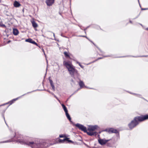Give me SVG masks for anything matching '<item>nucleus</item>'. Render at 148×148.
Wrapping results in <instances>:
<instances>
[{
    "label": "nucleus",
    "instance_id": "nucleus-1",
    "mask_svg": "<svg viewBox=\"0 0 148 148\" xmlns=\"http://www.w3.org/2000/svg\"><path fill=\"white\" fill-rule=\"evenodd\" d=\"M16 141L22 144H26L31 146L32 148H38L36 144L32 142H28L26 141L22 135L18 133H15L14 137L10 142Z\"/></svg>",
    "mask_w": 148,
    "mask_h": 148
},
{
    "label": "nucleus",
    "instance_id": "nucleus-2",
    "mask_svg": "<svg viewBox=\"0 0 148 148\" xmlns=\"http://www.w3.org/2000/svg\"><path fill=\"white\" fill-rule=\"evenodd\" d=\"M144 121L145 120L143 115L136 116L128 124V126L130 128L132 129L136 127L140 122Z\"/></svg>",
    "mask_w": 148,
    "mask_h": 148
},
{
    "label": "nucleus",
    "instance_id": "nucleus-3",
    "mask_svg": "<svg viewBox=\"0 0 148 148\" xmlns=\"http://www.w3.org/2000/svg\"><path fill=\"white\" fill-rule=\"evenodd\" d=\"M65 66L68 69L72 77H75L78 76V74L77 70L74 68L71 63L65 62Z\"/></svg>",
    "mask_w": 148,
    "mask_h": 148
},
{
    "label": "nucleus",
    "instance_id": "nucleus-4",
    "mask_svg": "<svg viewBox=\"0 0 148 148\" xmlns=\"http://www.w3.org/2000/svg\"><path fill=\"white\" fill-rule=\"evenodd\" d=\"M75 126L77 127L79 130H97L100 128L97 125H88V129L83 125L79 123H77L75 125Z\"/></svg>",
    "mask_w": 148,
    "mask_h": 148
},
{
    "label": "nucleus",
    "instance_id": "nucleus-5",
    "mask_svg": "<svg viewBox=\"0 0 148 148\" xmlns=\"http://www.w3.org/2000/svg\"><path fill=\"white\" fill-rule=\"evenodd\" d=\"M65 141V134L60 135L59 138H57L55 140V143H64Z\"/></svg>",
    "mask_w": 148,
    "mask_h": 148
},
{
    "label": "nucleus",
    "instance_id": "nucleus-6",
    "mask_svg": "<svg viewBox=\"0 0 148 148\" xmlns=\"http://www.w3.org/2000/svg\"><path fill=\"white\" fill-rule=\"evenodd\" d=\"M84 132L86 133L89 136H96L97 135V132L95 131V130H82Z\"/></svg>",
    "mask_w": 148,
    "mask_h": 148
},
{
    "label": "nucleus",
    "instance_id": "nucleus-7",
    "mask_svg": "<svg viewBox=\"0 0 148 148\" xmlns=\"http://www.w3.org/2000/svg\"><path fill=\"white\" fill-rule=\"evenodd\" d=\"M110 140H106L105 139H99L98 141L99 143L101 145H105Z\"/></svg>",
    "mask_w": 148,
    "mask_h": 148
},
{
    "label": "nucleus",
    "instance_id": "nucleus-8",
    "mask_svg": "<svg viewBox=\"0 0 148 148\" xmlns=\"http://www.w3.org/2000/svg\"><path fill=\"white\" fill-rule=\"evenodd\" d=\"M73 57V55L69 52H65V58L72 59Z\"/></svg>",
    "mask_w": 148,
    "mask_h": 148
},
{
    "label": "nucleus",
    "instance_id": "nucleus-9",
    "mask_svg": "<svg viewBox=\"0 0 148 148\" xmlns=\"http://www.w3.org/2000/svg\"><path fill=\"white\" fill-rule=\"evenodd\" d=\"M54 0H46V3L48 6H51L54 3Z\"/></svg>",
    "mask_w": 148,
    "mask_h": 148
},
{
    "label": "nucleus",
    "instance_id": "nucleus-10",
    "mask_svg": "<svg viewBox=\"0 0 148 148\" xmlns=\"http://www.w3.org/2000/svg\"><path fill=\"white\" fill-rule=\"evenodd\" d=\"M65 114L66 115V116L67 118L69 119V121L71 123H72V121H71V117L68 113V110L66 108V107H65Z\"/></svg>",
    "mask_w": 148,
    "mask_h": 148
},
{
    "label": "nucleus",
    "instance_id": "nucleus-11",
    "mask_svg": "<svg viewBox=\"0 0 148 148\" xmlns=\"http://www.w3.org/2000/svg\"><path fill=\"white\" fill-rule=\"evenodd\" d=\"M25 41L32 44L37 45V44L34 41H33L32 39L31 38H29L26 40Z\"/></svg>",
    "mask_w": 148,
    "mask_h": 148
},
{
    "label": "nucleus",
    "instance_id": "nucleus-12",
    "mask_svg": "<svg viewBox=\"0 0 148 148\" xmlns=\"http://www.w3.org/2000/svg\"><path fill=\"white\" fill-rule=\"evenodd\" d=\"M103 131H106L109 133H117L119 132L118 130H103Z\"/></svg>",
    "mask_w": 148,
    "mask_h": 148
},
{
    "label": "nucleus",
    "instance_id": "nucleus-13",
    "mask_svg": "<svg viewBox=\"0 0 148 148\" xmlns=\"http://www.w3.org/2000/svg\"><path fill=\"white\" fill-rule=\"evenodd\" d=\"M14 5L15 7L17 8L20 6L21 4L17 1H15L14 3Z\"/></svg>",
    "mask_w": 148,
    "mask_h": 148
},
{
    "label": "nucleus",
    "instance_id": "nucleus-14",
    "mask_svg": "<svg viewBox=\"0 0 148 148\" xmlns=\"http://www.w3.org/2000/svg\"><path fill=\"white\" fill-rule=\"evenodd\" d=\"M70 138L67 137L65 136V143L67 142L69 143H73L74 142L69 139Z\"/></svg>",
    "mask_w": 148,
    "mask_h": 148
},
{
    "label": "nucleus",
    "instance_id": "nucleus-15",
    "mask_svg": "<svg viewBox=\"0 0 148 148\" xmlns=\"http://www.w3.org/2000/svg\"><path fill=\"white\" fill-rule=\"evenodd\" d=\"M32 25L34 28H36L38 27V24L34 21H31Z\"/></svg>",
    "mask_w": 148,
    "mask_h": 148
},
{
    "label": "nucleus",
    "instance_id": "nucleus-16",
    "mask_svg": "<svg viewBox=\"0 0 148 148\" xmlns=\"http://www.w3.org/2000/svg\"><path fill=\"white\" fill-rule=\"evenodd\" d=\"M13 34L15 35H17L18 34V31L16 29H13Z\"/></svg>",
    "mask_w": 148,
    "mask_h": 148
},
{
    "label": "nucleus",
    "instance_id": "nucleus-17",
    "mask_svg": "<svg viewBox=\"0 0 148 148\" xmlns=\"http://www.w3.org/2000/svg\"><path fill=\"white\" fill-rule=\"evenodd\" d=\"M79 84L81 88H82L84 86V84L83 82L81 81H80L79 83Z\"/></svg>",
    "mask_w": 148,
    "mask_h": 148
},
{
    "label": "nucleus",
    "instance_id": "nucleus-18",
    "mask_svg": "<svg viewBox=\"0 0 148 148\" xmlns=\"http://www.w3.org/2000/svg\"><path fill=\"white\" fill-rule=\"evenodd\" d=\"M145 120L148 119V114L145 115H143Z\"/></svg>",
    "mask_w": 148,
    "mask_h": 148
},
{
    "label": "nucleus",
    "instance_id": "nucleus-19",
    "mask_svg": "<svg viewBox=\"0 0 148 148\" xmlns=\"http://www.w3.org/2000/svg\"><path fill=\"white\" fill-rule=\"evenodd\" d=\"M18 98H16V99H13V100H12V101H10L9 103H10V104H12L13 103V102L14 101H16V100H17V99H18Z\"/></svg>",
    "mask_w": 148,
    "mask_h": 148
},
{
    "label": "nucleus",
    "instance_id": "nucleus-20",
    "mask_svg": "<svg viewBox=\"0 0 148 148\" xmlns=\"http://www.w3.org/2000/svg\"><path fill=\"white\" fill-rule=\"evenodd\" d=\"M77 64H79V66H80V67H81L82 68H84V66L83 65H82L80 64V63L79 62H77Z\"/></svg>",
    "mask_w": 148,
    "mask_h": 148
},
{
    "label": "nucleus",
    "instance_id": "nucleus-21",
    "mask_svg": "<svg viewBox=\"0 0 148 148\" xmlns=\"http://www.w3.org/2000/svg\"><path fill=\"white\" fill-rule=\"evenodd\" d=\"M133 95H137V96L138 97H140V96H141L140 95H138V94H135V93H131Z\"/></svg>",
    "mask_w": 148,
    "mask_h": 148
},
{
    "label": "nucleus",
    "instance_id": "nucleus-22",
    "mask_svg": "<svg viewBox=\"0 0 148 148\" xmlns=\"http://www.w3.org/2000/svg\"><path fill=\"white\" fill-rule=\"evenodd\" d=\"M51 86L52 87V88L53 89V90H55V86H54V85H53V84L51 85Z\"/></svg>",
    "mask_w": 148,
    "mask_h": 148
},
{
    "label": "nucleus",
    "instance_id": "nucleus-23",
    "mask_svg": "<svg viewBox=\"0 0 148 148\" xmlns=\"http://www.w3.org/2000/svg\"><path fill=\"white\" fill-rule=\"evenodd\" d=\"M62 106L63 107L64 111H65V106L63 104H62Z\"/></svg>",
    "mask_w": 148,
    "mask_h": 148
},
{
    "label": "nucleus",
    "instance_id": "nucleus-24",
    "mask_svg": "<svg viewBox=\"0 0 148 148\" xmlns=\"http://www.w3.org/2000/svg\"><path fill=\"white\" fill-rule=\"evenodd\" d=\"M0 26L2 27H5V25L2 24V23L0 25Z\"/></svg>",
    "mask_w": 148,
    "mask_h": 148
},
{
    "label": "nucleus",
    "instance_id": "nucleus-25",
    "mask_svg": "<svg viewBox=\"0 0 148 148\" xmlns=\"http://www.w3.org/2000/svg\"><path fill=\"white\" fill-rule=\"evenodd\" d=\"M50 82L51 86L52 85H53V82L51 80H50Z\"/></svg>",
    "mask_w": 148,
    "mask_h": 148
},
{
    "label": "nucleus",
    "instance_id": "nucleus-26",
    "mask_svg": "<svg viewBox=\"0 0 148 148\" xmlns=\"http://www.w3.org/2000/svg\"><path fill=\"white\" fill-rule=\"evenodd\" d=\"M101 58H98V59H97V60H95V61H93V62H91V63H92L94 62H95V61H97V60H99V59H101Z\"/></svg>",
    "mask_w": 148,
    "mask_h": 148
},
{
    "label": "nucleus",
    "instance_id": "nucleus-27",
    "mask_svg": "<svg viewBox=\"0 0 148 148\" xmlns=\"http://www.w3.org/2000/svg\"><path fill=\"white\" fill-rule=\"evenodd\" d=\"M87 38V39H88V40H89L90 42H92V43H93V44L94 45H95V44L94 43H93V42H92V41H91L89 39H88V38L87 37V38Z\"/></svg>",
    "mask_w": 148,
    "mask_h": 148
},
{
    "label": "nucleus",
    "instance_id": "nucleus-28",
    "mask_svg": "<svg viewBox=\"0 0 148 148\" xmlns=\"http://www.w3.org/2000/svg\"><path fill=\"white\" fill-rule=\"evenodd\" d=\"M54 97L58 100L60 102V100H59L58 99V98L57 97L55 96V95H54Z\"/></svg>",
    "mask_w": 148,
    "mask_h": 148
},
{
    "label": "nucleus",
    "instance_id": "nucleus-29",
    "mask_svg": "<svg viewBox=\"0 0 148 148\" xmlns=\"http://www.w3.org/2000/svg\"><path fill=\"white\" fill-rule=\"evenodd\" d=\"M80 36L83 37H86V38H87V37L86 36Z\"/></svg>",
    "mask_w": 148,
    "mask_h": 148
},
{
    "label": "nucleus",
    "instance_id": "nucleus-30",
    "mask_svg": "<svg viewBox=\"0 0 148 148\" xmlns=\"http://www.w3.org/2000/svg\"><path fill=\"white\" fill-rule=\"evenodd\" d=\"M108 130H114V129L112 128H110Z\"/></svg>",
    "mask_w": 148,
    "mask_h": 148
},
{
    "label": "nucleus",
    "instance_id": "nucleus-31",
    "mask_svg": "<svg viewBox=\"0 0 148 148\" xmlns=\"http://www.w3.org/2000/svg\"><path fill=\"white\" fill-rule=\"evenodd\" d=\"M86 29H87V28H86V29H84V31H85V33L86 34V32L85 31V30H86Z\"/></svg>",
    "mask_w": 148,
    "mask_h": 148
},
{
    "label": "nucleus",
    "instance_id": "nucleus-32",
    "mask_svg": "<svg viewBox=\"0 0 148 148\" xmlns=\"http://www.w3.org/2000/svg\"><path fill=\"white\" fill-rule=\"evenodd\" d=\"M147 56H141V57H147Z\"/></svg>",
    "mask_w": 148,
    "mask_h": 148
},
{
    "label": "nucleus",
    "instance_id": "nucleus-33",
    "mask_svg": "<svg viewBox=\"0 0 148 148\" xmlns=\"http://www.w3.org/2000/svg\"><path fill=\"white\" fill-rule=\"evenodd\" d=\"M146 9H147L144 8V9H142V10H146Z\"/></svg>",
    "mask_w": 148,
    "mask_h": 148
},
{
    "label": "nucleus",
    "instance_id": "nucleus-34",
    "mask_svg": "<svg viewBox=\"0 0 148 148\" xmlns=\"http://www.w3.org/2000/svg\"><path fill=\"white\" fill-rule=\"evenodd\" d=\"M71 81L72 82H73V79H71Z\"/></svg>",
    "mask_w": 148,
    "mask_h": 148
},
{
    "label": "nucleus",
    "instance_id": "nucleus-35",
    "mask_svg": "<svg viewBox=\"0 0 148 148\" xmlns=\"http://www.w3.org/2000/svg\"><path fill=\"white\" fill-rule=\"evenodd\" d=\"M145 29L148 30V28H146Z\"/></svg>",
    "mask_w": 148,
    "mask_h": 148
},
{
    "label": "nucleus",
    "instance_id": "nucleus-36",
    "mask_svg": "<svg viewBox=\"0 0 148 148\" xmlns=\"http://www.w3.org/2000/svg\"><path fill=\"white\" fill-rule=\"evenodd\" d=\"M138 3H139V5H140V3H139V0H138Z\"/></svg>",
    "mask_w": 148,
    "mask_h": 148
},
{
    "label": "nucleus",
    "instance_id": "nucleus-37",
    "mask_svg": "<svg viewBox=\"0 0 148 148\" xmlns=\"http://www.w3.org/2000/svg\"><path fill=\"white\" fill-rule=\"evenodd\" d=\"M64 62H65V61H64L63 62V64H64V65L65 64H64Z\"/></svg>",
    "mask_w": 148,
    "mask_h": 148
},
{
    "label": "nucleus",
    "instance_id": "nucleus-38",
    "mask_svg": "<svg viewBox=\"0 0 148 148\" xmlns=\"http://www.w3.org/2000/svg\"><path fill=\"white\" fill-rule=\"evenodd\" d=\"M53 35L54 37H55V34L54 33H53Z\"/></svg>",
    "mask_w": 148,
    "mask_h": 148
},
{
    "label": "nucleus",
    "instance_id": "nucleus-39",
    "mask_svg": "<svg viewBox=\"0 0 148 148\" xmlns=\"http://www.w3.org/2000/svg\"><path fill=\"white\" fill-rule=\"evenodd\" d=\"M130 22L131 23H132V22L131 21H130Z\"/></svg>",
    "mask_w": 148,
    "mask_h": 148
},
{
    "label": "nucleus",
    "instance_id": "nucleus-40",
    "mask_svg": "<svg viewBox=\"0 0 148 148\" xmlns=\"http://www.w3.org/2000/svg\"><path fill=\"white\" fill-rule=\"evenodd\" d=\"M108 56H106L105 57H108Z\"/></svg>",
    "mask_w": 148,
    "mask_h": 148
},
{
    "label": "nucleus",
    "instance_id": "nucleus-41",
    "mask_svg": "<svg viewBox=\"0 0 148 148\" xmlns=\"http://www.w3.org/2000/svg\"><path fill=\"white\" fill-rule=\"evenodd\" d=\"M63 53L65 55V52H64Z\"/></svg>",
    "mask_w": 148,
    "mask_h": 148
},
{
    "label": "nucleus",
    "instance_id": "nucleus-42",
    "mask_svg": "<svg viewBox=\"0 0 148 148\" xmlns=\"http://www.w3.org/2000/svg\"><path fill=\"white\" fill-rule=\"evenodd\" d=\"M10 42V41H9L8 42Z\"/></svg>",
    "mask_w": 148,
    "mask_h": 148
},
{
    "label": "nucleus",
    "instance_id": "nucleus-43",
    "mask_svg": "<svg viewBox=\"0 0 148 148\" xmlns=\"http://www.w3.org/2000/svg\"><path fill=\"white\" fill-rule=\"evenodd\" d=\"M1 22H0V25H1Z\"/></svg>",
    "mask_w": 148,
    "mask_h": 148
}]
</instances>
